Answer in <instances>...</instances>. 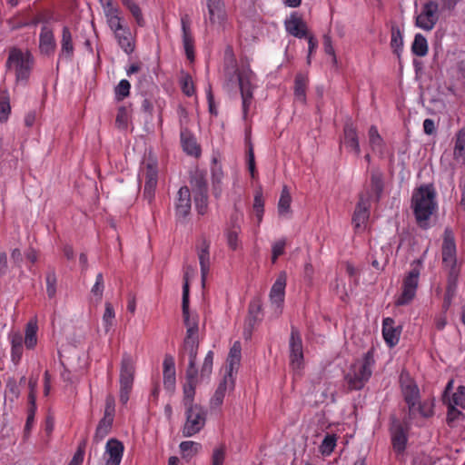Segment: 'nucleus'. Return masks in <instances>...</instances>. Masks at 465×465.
I'll use <instances>...</instances> for the list:
<instances>
[{
  "label": "nucleus",
  "mask_w": 465,
  "mask_h": 465,
  "mask_svg": "<svg viewBox=\"0 0 465 465\" xmlns=\"http://www.w3.org/2000/svg\"><path fill=\"white\" fill-rule=\"evenodd\" d=\"M436 191L433 184H422L412 192L411 208L417 225L427 230L430 227V218L437 211Z\"/></svg>",
  "instance_id": "nucleus-1"
},
{
  "label": "nucleus",
  "mask_w": 465,
  "mask_h": 465,
  "mask_svg": "<svg viewBox=\"0 0 465 465\" xmlns=\"http://www.w3.org/2000/svg\"><path fill=\"white\" fill-rule=\"evenodd\" d=\"M400 386L404 401L408 406L409 420L414 419L417 414L424 418L433 415V401H420V389L416 381L404 371L400 375Z\"/></svg>",
  "instance_id": "nucleus-2"
},
{
  "label": "nucleus",
  "mask_w": 465,
  "mask_h": 465,
  "mask_svg": "<svg viewBox=\"0 0 465 465\" xmlns=\"http://www.w3.org/2000/svg\"><path fill=\"white\" fill-rule=\"evenodd\" d=\"M375 361L372 350L368 351L361 361L355 363L345 376L348 388L351 391L361 390L372 374Z\"/></svg>",
  "instance_id": "nucleus-3"
},
{
  "label": "nucleus",
  "mask_w": 465,
  "mask_h": 465,
  "mask_svg": "<svg viewBox=\"0 0 465 465\" xmlns=\"http://www.w3.org/2000/svg\"><path fill=\"white\" fill-rule=\"evenodd\" d=\"M5 65L15 73L16 82L26 84L34 66V57L28 51L13 47L9 51Z\"/></svg>",
  "instance_id": "nucleus-4"
},
{
  "label": "nucleus",
  "mask_w": 465,
  "mask_h": 465,
  "mask_svg": "<svg viewBox=\"0 0 465 465\" xmlns=\"http://www.w3.org/2000/svg\"><path fill=\"white\" fill-rule=\"evenodd\" d=\"M182 311L183 322L186 326V336L182 348L199 347L198 316L191 315L189 312V285L187 274L185 275V283L183 285Z\"/></svg>",
  "instance_id": "nucleus-5"
},
{
  "label": "nucleus",
  "mask_w": 465,
  "mask_h": 465,
  "mask_svg": "<svg viewBox=\"0 0 465 465\" xmlns=\"http://www.w3.org/2000/svg\"><path fill=\"white\" fill-rule=\"evenodd\" d=\"M441 251L442 263L449 270V282H455L460 270L457 265L455 238L453 232L450 228L444 230Z\"/></svg>",
  "instance_id": "nucleus-6"
},
{
  "label": "nucleus",
  "mask_w": 465,
  "mask_h": 465,
  "mask_svg": "<svg viewBox=\"0 0 465 465\" xmlns=\"http://www.w3.org/2000/svg\"><path fill=\"white\" fill-rule=\"evenodd\" d=\"M206 411L200 405L186 407V421L182 432L184 437H192L198 433L205 425Z\"/></svg>",
  "instance_id": "nucleus-7"
},
{
  "label": "nucleus",
  "mask_w": 465,
  "mask_h": 465,
  "mask_svg": "<svg viewBox=\"0 0 465 465\" xmlns=\"http://www.w3.org/2000/svg\"><path fill=\"white\" fill-rule=\"evenodd\" d=\"M290 365L294 371H299L303 365V346L301 333L294 326L291 329L289 340Z\"/></svg>",
  "instance_id": "nucleus-8"
},
{
  "label": "nucleus",
  "mask_w": 465,
  "mask_h": 465,
  "mask_svg": "<svg viewBox=\"0 0 465 465\" xmlns=\"http://www.w3.org/2000/svg\"><path fill=\"white\" fill-rule=\"evenodd\" d=\"M438 10L439 5L436 2H426L422 5L420 14L416 17V26L425 31L432 30L439 20Z\"/></svg>",
  "instance_id": "nucleus-9"
},
{
  "label": "nucleus",
  "mask_w": 465,
  "mask_h": 465,
  "mask_svg": "<svg viewBox=\"0 0 465 465\" xmlns=\"http://www.w3.org/2000/svg\"><path fill=\"white\" fill-rule=\"evenodd\" d=\"M420 276L418 268L411 269L403 279L402 292L396 301V305L402 306L411 302L416 294Z\"/></svg>",
  "instance_id": "nucleus-10"
},
{
  "label": "nucleus",
  "mask_w": 465,
  "mask_h": 465,
  "mask_svg": "<svg viewBox=\"0 0 465 465\" xmlns=\"http://www.w3.org/2000/svg\"><path fill=\"white\" fill-rule=\"evenodd\" d=\"M254 77L253 72L251 68L245 69L239 75V88L241 91V96L242 101V114L243 118L247 117L249 106L252 103L253 94L252 81Z\"/></svg>",
  "instance_id": "nucleus-11"
},
{
  "label": "nucleus",
  "mask_w": 465,
  "mask_h": 465,
  "mask_svg": "<svg viewBox=\"0 0 465 465\" xmlns=\"http://www.w3.org/2000/svg\"><path fill=\"white\" fill-rule=\"evenodd\" d=\"M286 281V273L284 272H281L270 291V302L273 308L274 314L277 317L280 316L282 312Z\"/></svg>",
  "instance_id": "nucleus-12"
},
{
  "label": "nucleus",
  "mask_w": 465,
  "mask_h": 465,
  "mask_svg": "<svg viewBox=\"0 0 465 465\" xmlns=\"http://www.w3.org/2000/svg\"><path fill=\"white\" fill-rule=\"evenodd\" d=\"M192 208L191 192L188 186H182L175 198L174 210L175 218L179 222H184L190 214Z\"/></svg>",
  "instance_id": "nucleus-13"
},
{
  "label": "nucleus",
  "mask_w": 465,
  "mask_h": 465,
  "mask_svg": "<svg viewBox=\"0 0 465 465\" xmlns=\"http://www.w3.org/2000/svg\"><path fill=\"white\" fill-rule=\"evenodd\" d=\"M250 68L249 65L243 66L242 69H238L237 61L233 54L232 46H227L224 51V76L228 83L237 81L239 84V75L245 69Z\"/></svg>",
  "instance_id": "nucleus-14"
},
{
  "label": "nucleus",
  "mask_w": 465,
  "mask_h": 465,
  "mask_svg": "<svg viewBox=\"0 0 465 465\" xmlns=\"http://www.w3.org/2000/svg\"><path fill=\"white\" fill-rule=\"evenodd\" d=\"M190 18L188 15H184L181 18V25L183 32V45L184 48L185 55L188 60H194V39L190 28Z\"/></svg>",
  "instance_id": "nucleus-15"
},
{
  "label": "nucleus",
  "mask_w": 465,
  "mask_h": 465,
  "mask_svg": "<svg viewBox=\"0 0 465 465\" xmlns=\"http://www.w3.org/2000/svg\"><path fill=\"white\" fill-rule=\"evenodd\" d=\"M124 450V444L120 440L116 439H110L105 445L104 464L120 465Z\"/></svg>",
  "instance_id": "nucleus-16"
},
{
  "label": "nucleus",
  "mask_w": 465,
  "mask_h": 465,
  "mask_svg": "<svg viewBox=\"0 0 465 465\" xmlns=\"http://www.w3.org/2000/svg\"><path fill=\"white\" fill-rule=\"evenodd\" d=\"M242 216V214L237 213L232 214L230 220V227L225 232L227 244L232 251H236L241 247L239 233L241 232L240 220Z\"/></svg>",
  "instance_id": "nucleus-17"
},
{
  "label": "nucleus",
  "mask_w": 465,
  "mask_h": 465,
  "mask_svg": "<svg viewBox=\"0 0 465 465\" xmlns=\"http://www.w3.org/2000/svg\"><path fill=\"white\" fill-rule=\"evenodd\" d=\"M145 182L143 189V197L151 203L154 198L155 188L157 185V167L154 163H148L144 173Z\"/></svg>",
  "instance_id": "nucleus-18"
},
{
  "label": "nucleus",
  "mask_w": 465,
  "mask_h": 465,
  "mask_svg": "<svg viewBox=\"0 0 465 465\" xmlns=\"http://www.w3.org/2000/svg\"><path fill=\"white\" fill-rule=\"evenodd\" d=\"M199 347L182 348L180 351L181 357H188V367L186 369V382H198V370L196 368V357Z\"/></svg>",
  "instance_id": "nucleus-19"
},
{
  "label": "nucleus",
  "mask_w": 465,
  "mask_h": 465,
  "mask_svg": "<svg viewBox=\"0 0 465 465\" xmlns=\"http://www.w3.org/2000/svg\"><path fill=\"white\" fill-rule=\"evenodd\" d=\"M284 26L287 33L292 36L297 38L307 36V25L296 12L292 13L285 20Z\"/></svg>",
  "instance_id": "nucleus-20"
},
{
  "label": "nucleus",
  "mask_w": 465,
  "mask_h": 465,
  "mask_svg": "<svg viewBox=\"0 0 465 465\" xmlns=\"http://www.w3.org/2000/svg\"><path fill=\"white\" fill-rule=\"evenodd\" d=\"M401 331L402 327L401 325L395 326L392 318L388 317L383 320L382 335L389 347L392 348L399 342Z\"/></svg>",
  "instance_id": "nucleus-21"
},
{
  "label": "nucleus",
  "mask_w": 465,
  "mask_h": 465,
  "mask_svg": "<svg viewBox=\"0 0 465 465\" xmlns=\"http://www.w3.org/2000/svg\"><path fill=\"white\" fill-rule=\"evenodd\" d=\"M56 43L52 28L44 25L39 35V51L42 54L50 56L54 53Z\"/></svg>",
  "instance_id": "nucleus-22"
},
{
  "label": "nucleus",
  "mask_w": 465,
  "mask_h": 465,
  "mask_svg": "<svg viewBox=\"0 0 465 465\" xmlns=\"http://www.w3.org/2000/svg\"><path fill=\"white\" fill-rule=\"evenodd\" d=\"M242 346L240 341H235L230 349L227 358L226 374L227 379L230 381V385L234 386V378L232 375L233 370L237 369L241 361Z\"/></svg>",
  "instance_id": "nucleus-23"
},
{
  "label": "nucleus",
  "mask_w": 465,
  "mask_h": 465,
  "mask_svg": "<svg viewBox=\"0 0 465 465\" xmlns=\"http://www.w3.org/2000/svg\"><path fill=\"white\" fill-rule=\"evenodd\" d=\"M210 242L203 239L201 245L197 248L198 259L201 267L202 284L204 287L205 281L210 270Z\"/></svg>",
  "instance_id": "nucleus-24"
},
{
  "label": "nucleus",
  "mask_w": 465,
  "mask_h": 465,
  "mask_svg": "<svg viewBox=\"0 0 465 465\" xmlns=\"http://www.w3.org/2000/svg\"><path fill=\"white\" fill-rule=\"evenodd\" d=\"M370 196L378 202L381 198L384 189L383 173L379 168H373L370 175Z\"/></svg>",
  "instance_id": "nucleus-25"
},
{
  "label": "nucleus",
  "mask_w": 465,
  "mask_h": 465,
  "mask_svg": "<svg viewBox=\"0 0 465 465\" xmlns=\"http://www.w3.org/2000/svg\"><path fill=\"white\" fill-rule=\"evenodd\" d=\"M391 443L393 450L398 453L404 451L407 443V436L402 425L395 420L391 428Z\"/></svg>",
  "instance_id": "nucleus-26"
},
{
  "label": "nucleus",
  "mask_w": 465,
  "mask_h": 465,
  "mask_svg": "<svg viewBox=\"0 0 465 465\" xmlns=\"http://www.w3.org/2000/svg\"><path fill=\"white\" fill-rule=\"evenodd\" d=\"M343 144L351 152L357 156L361 153L359 137L356 128L351 124H346L343 128Z\"/></svg>",
  "instance_id": "nucleus-27"
},
{
  "label": "nucleus",
  "mask_w": 465,
  "mask_h": 465,
  "mask_svg": "<svg viewBox=\"0 0 465 465\" xmlns=\"http://www.w3.org/2000/svg\"><path fill=\"white\" fill-rule=\"evenodd\" d=\"M180 136L183 151L189 155L198 157L201 153L200 146L188 128L182 127Z\"/></svg>",
  "instance_id": "nucleus-28"
},
{
  "label": "nucleus",
  "mask_w": 465,
  "mask_h": 465,
  "mask_svg": "<svg viewBox=\"0 0 465 465\" xmlns=\"http://www.w3.org/2000/svg\"><path fill=\"white\" fill-rule=\"evenodd\" d=\"M209 21L211 24L222 25L225 20L224 4L223 0H206Z\"/></svg>",
  "instance_id": "nucleus-29"
},
{
  "label": "nucleus",
  "mask_w": 465,
  "mask_h": 465,
  "mask_svg": "<svg viewBox=\"0 0 465 465\" xmlns=\"http://www.w3.org/2000/svg\"><path fill=\"white\" fill-rule=\"evenodd\" d=\"M163 385L166 390L172 391L174 390L176 377L174 360L172 356H165L163 362Z\"/></svg>",
  "instance_id": "nucleus-30"
},
{
  "label": "nucleus",
  "mask_w": 465,
  "mask_h": 465,
  "mask_svg": "<svg viewBox=\"0 0 465 465\" xmlns=\"http://www.w3.org/2000/svg\"><path fill=\"white\" fill-rule=\"evenodd\" d=\"M309 84V78L302 73H298L294 79L293 94L296 102L302 104H306V90Z\"/></svg>",
  "instance_id": "nucleus-31"
},
{
  "label": "nucleus",
  "mask_w": 465,
  "mask_h": 465,
  "mask_svg": "<svg viewBox=\"0 0 465 465\" xmlns=\"http://www.w3.org/2000/svg\"><path fill=\"white\" fill-rule=\"evenodd\" d=\"M74 45L73 38L70 29L67 26H64L62 30L61 39V50L59 54V59L71 60L74 56Z\"/></svg>",
  "instance_id": "nucleus-32"
},
{
  "label": "nucleus",
  "mask_w": 465,
  "mask_h": 465,
  "mask_svg": "<svg viewBox=\"0 0 465 465\" xmlns=\"http://www.w3.org/2000/svg\"><path fill=\"white\" fill-rule=\"evenodd\" d=\"M114 37L116 38L119 46L125 54H130L134 52V42L130 29L127 26L115 32Z\"/></svg>",
  "instance_id": "nucleus-33"
},
{
  "label": "nucleus",
  "mask_w": 465,
  "mask_h": 465,
  "mask_svg": "<svg viewBox=\"0 0 465 465\" xmlns=\"http://www.w3.org/2000/svg\"><path fill=\"white\" fill-rule=\"evenodd\" d=\"M190 185L192 187L193 195L198 194L200 193H208V186L205 174L201 171L196 170L191 173Z\"/></svg>",
  "instance_id": "nucleus-34"
},
{
  "label": "nucleus",
  "mask_w": 465,
  "mask_h": 465,
  "mask_svg": "<svg viewBox=\"0 0 465 465\" xmlns=\"http://www.w3.org/2000/svg\"><path fill=\"white\" fill-rule=\"evenodd\" d=\"M114 417L104 415L96 427L93 439L94 442H101L111 432Z\"/></svg>",
  "instance_id": "nucleus-35"
},
{
  "label": "nucleus",
  "mask_w": 465,
  "mask_h": 465,
  "mask_svg": "<svg viewBox=\"0 0 465 465\" xmlns=\"http://www.w3.org/2000/svg\"><path fill=\"white\" fill-rule=\"evenodd\" d=\"M228 386L231 389L233 388L230 385V381L229 379H227V376H224L223 381L219 384L218 388L216 389L213 396L210 401L211 408H218L223 404Z\"/></svg>",
  "instance_id": "nucleus-36"
},
{
  "label": "nucleus",
  "mask_w": 465,
  "mask_h": 465,
  "mask_svg": "<svg viewBox=\"0 0 465 465\" xmlns=\"http://www.w3.org/2000/svg\"><path fill=\"white\" fill-rule=\"evenodd\" d=\"M104 15L109 27L114 31V33L125 27L123 25V18L120 16V10L117 7L106 10V12H104Z\"/></svg>",
  "instance_id": "nucleus-37"
},
{
  "label": "nucleus",
  "mask_w": 465,
  "mask_h": 465,
  "mask_svg": "<svg viewBox=\"0 0 465 465\" xmlns=\"http://www.w3.org/2000/svg\"><path fill=\"white\" fill-rule=\"evenodd\" d=\"M262 312V303L259 299L250 302L248 317L246 319V327L252 329L260 321L259 315Z\"/></svg>",
  "instance_id": "nucleus-38"
},
{
  "label": "nucleus",
  "mask_w": 465,
  "mask_h": 465,
  "mask_svg": "<svg viewBox=\"0 0 465 465\" xmlns=\"http://www.w3.org/2000/svg\"><path fill=\"white\" fill-rule=\"evenodd\" d=\"M292 196L287 186H283L278 202V213L286 217L291 213Z\"/></svg>",
  "instance_id": "nucleus-39"
},
{
  "label": "nucleus",
  "mask_w": 465,
  "mask_h": 465,
  "mask_svg": "<svg viewBox=\"0 0 465 465\" xmlns=\"http://www.w3.org/2000/svg\"><path fill=\"white\" fill-rule=\"evenodd\" d=\"M369 217L368 208L366 207L363 200L358 203L356 209L353 213L352 223H354L356 228L361 227L362 223H364Z\"/></svg>",
  "instance_id": "nucleus-40"
},
{
  "label": "nucleus",
  "mask_w": 465,
  "mask_h": 465,
  "mask_svg": "<svg viewBox=\"0 0 465 465\" xmlns=\"http://www.w3.org/2000/svg\"><path fill=\"white\" fill-rule=\"evenodd\" d=\"M11 358L14 363H18L23 354V338L20 334H14L11 338Z\"/></svg>",
  "instance_id": "nucleus-41"
},
{
  "label": "nucleus",
  "mask_w": 465,
  "mask_h": 465,
  "mask_svg": "<svg viewBox=\"0 0 465 465\" xmlns=\"http://www.w3.org/2000/svg\"><path fill=\"white\" fill-rule=\"evenodd\" d=\"M411 51L417 56H425L428 54L427 39L421 35L417 34L411 45Z\"/></svg>",
  "instance_id": "nucleus-42"
},
{
  "label": "nucleus",
  "mask_w": 465,
  "mask_h": 465,
  "mask_svg": "<svg viewBox=\"0 0 465 465\" xmlns=\"http://www.w3.org/2000/svg\"><path fill=\"white\" fill-rule=\"evenodd\" d=\"M37 324L29 322L25 329V344L27 349H33L37 343Z\"/></svg>",
  "instance_id": "nucleus-43"
},
{
  "label": "nucleus",
  "mask_w": 465,
  "mask_h": 465,
  "mask_svg": "<svg viewBox=\"0 0 465 465\" xmlns=\"http://www.w3.org/2000/svg\"><path fill=\"white\" fill-rule=\"evenodd\" d=\"M369 135V143L373 151L379 150L382 152L383 149V139L380 135L378 129L375 125H371L368 132Z\"/></svg>",
  "instance_id": "nucleus-44"
},
{
  "label": "nucleus",
  "mask_w": 465,
  "mask_h": 465,
  "mask_svg": "<svg viewBox=\"0 0 465 465\" xmlns=\"http://www.w3.org/2000/svg\"><path fill=\"white\" fill-rule=\"evenodd\" d=\"M134 361L130 354L124 353L121 361L120 376L134 377Z\"/></svg>",
  "instance_id": "nucleus-45"
},
{
  "label": "nucleus",
  "mask_w": 465,
  "mask_h": 465,
  "mask_svg": "<svg viewBox=\"0 0 465 465\" xmlns=\"http://www.w3.org/2000/svg\"><path fill=\"white\" fill-rule=\"evenodd\" d=\"M454 157L456 159L465 160V129H461L457 134V139L454 147Z\"/></svg>",
  "instance_id": "nucleus-46"
},
{
  "label": "nucleus",
  "mask_w": 465,
  "mask_h": 465,
  "mask_svg": "<svg viewBox=\"0 0 465 465\" xmlns=\"http://www.w3.org/2000/svg\"><path fill=\"white\" fill-rule=\"evenodd\" d=\"M447 402L465 410V386H459L457 391L448 399Z\"/></svg>",
  "instance_id": "nucleus-47"
},
{
  "label": "nucleus",
  "mask_w": 465,
  "mask_h": 465,
  "mask_svg": "<svg viewBox=\"0 0 465 465\" xmlns=\"http://www.w3.org/2000/svg\"><path fill=\"white\" fill-rule=\"evenodd\" d=\"M46 282V292L49 298H54L56 293V274L54 269L51 268L48 270L45 277Z\"/></svg>",
  "instance_id": "nucleus-48"
},
{
  "label": "nucleus",
  "mask_w": 465,
  "mask_h": 465,
  "mask_svg": "<svg viewBox=\"0 0 465 465\" xmlns=\"http://www.w3.org/2000/svg\"><path fill=\"white\" fill-rule=\"evenodd\" d=\"M123 5L128 8L139 25H143V17L139 5L134 0H122Z\"/></svg>",
  "instance_id": "nucleus-49"
},
{
  "label": "nucleus",
  "mask_w": 465,
  "mask_h": 465,
  "mask_svg": "<svg viewBox=\"0 0 465 465\" xmlns=\"http://www.w3.org/2000/svg\"><path fill=\"white\" fill-rule=\"evenodd\" d=\"M195 209L200 215L206 213L208 209V193L193 195Z\"/></svg>",
  "instance_id": "nucleus-50"
},
{
  "label": "nucleus",
  "mask_w": 465,
  "mask_h": 465,
  "mask_svg": "<svg viewBox=\"0 0 465 465\" xmlns=\"http://www.w3.org/2000/svg\"><path fill=\"white\" fill-rule=\"evenodd\" d=\"M336 441L337 438L334 434H327L320 446L321 452L323 455H330L336 446Z\"/></svg>",
  "instance_id": "nucleus-51"
},
{
  "label": "nucleus",
  "mask_w": 465,
  "mask_h": 465,
  "mask_svg": "<svg viewBox=\"0 0 465 465\" xmlns=\"http://www.w3.org/2000/svg\"><path fill=\"white\" fill-rule=\"evenodd\" d=\"M448 412H447V422L448 424H452L455 421H463L465 420V414L458 410L459 407L451 405L447 402Z\"/></svg>",
  "instance_id": "nucleus-52"
},
{
  "label": "nucleus",
  "mask_w": 465,
  "mask_h": 465,
  "mask_svg": "<svg viewBox=\"0 0 465 465\" xmlns=\"http://www.w3.org/2000/svg\"><path fill=\"white\" fill-rule=\"evenodd\" d=\"M114 317L115 314L113 305L110 302H105L104 312L103 315V322L106 332H108L111 327L113 326Z\"/></svg>",
  "instance_id": "nucleus-53"
},
{
  "label": "nucleus",
  "mask_w": 465,
  "mask_h": 465,
  "mask_svg": "<svg viewBox=\"0 0 465 465\" xmlns=\"http://www.w3.org/2000/svg\"><path fill=\"white\" fill-rule=\"evenodd\" d=\"M104 289V275L102 272H99L96 275L95 282L91 289V293L93 294V296H94L96 298L97 302H100L102 300Z\"/></svg>",
  "instance_id": "nucleus-54"
},
{
  "label": "nucleus",
  "mask_w": 465,
  "mask_h": 465,
  "mask_svg": "<svg viewBox=\"0 0 465 465\" xmlns=\"http://www.w3.org/2000/svg\"><path fill=\"white\" fill-rule=\"evenodd\" d=\"M213 352L212 351H209L204 358L203 363L201 368V379L209 378L212 371H213Z\"/></svg>",
  "instance_id": "nucleus-55"
},
{
  "label": "nucleus",
  "mask_w": 465,
  "mask_h": 465,
  "mask_svg": "<svg viewBox=\"0 0 465 465\" xmlns=\"http://www.w3.org/2000/svg\"><path fill=\"white\" fill-rule=\"evenodd\" d=\"M130 83L125 79L121 80L114 90L115 99L118 101L124 100L130 94Z\"/></svg>",
  "instance_id": "nucleus-56"
},
{
  "label": "nucleus",
  "mask_w": 465,
  "mask_h": 465,
  "mask_svg": "<svg viewBox=\"0 0 465 465\" xmlns=\"http://www.w3.org/2000/svg\"><path fill=\"white\" fill-rule=\"evenodd\" d=\"M180 450L183 456H192L199 451L201 444L195 441L186 440L180 443Z\"/></svg>",
  "instance_id": "nucleus-57"
},
{
  "label": "nucleus",
  "mask_w": 465,
  "mask_h": 465,
  "mask_svg": "<svg viewBox=\"0 0 465 465\" xmlns=\"http://www.w3.org/2000/svg\"><path fill=\"white\" fill-rule=\"evenodd\" d=\"M196 385H197V383H195V382H185V384L183 386V395H184L183 401H184L185 407L193 405V397L195 394Z\"/></svg>",
  "instance_id": "nucleus-58"
},
{
  "label": "nucleus",
  "mask_w": 465,
  "mask_h": 465,
  "mask_svg": "<svg viewBox=\"0 0 465 465\" xmlns=\"http://www.w3.org/2000/svg\"><path fill=\"white\" fill-rule=\"evenodd\" d=\"M253 211L258 219V223H261L264 212V202L261 192H257L254 195Z\"/></svg>",
  "instance_id": "nucleus-59"
},
{
  "label": "nucleus",
  "mask_w": 465,
  "mask_h": 465,
  "mask_svg": "<svg viewBox=\"0 0 465 465\" xmlns=\"http://www.w3.org/2000/svg\"><path fill=\"white\" fill-rule=\"evenodd\" d=\"M226 448L221 444L213 449L212 455V465H223L225 459Z\"/></svg>",
  "instance_id": "nucleus-60"
},
{
  "label": "nucleus",
  "mask_w": 465,
  "mask_h": 465,
  "mask_svg": "<svg viewBox=\"0 0 465 465\" xmlns=\"http://www.w3.org/2000/svg\"><path fill=\"white\" fill-rule=\"evenodd\" d=\"M128 112L124 106H121L117 110V114L115 118V125L119 129H125L128 124Z\"/></svg>",
  "instance_id": "nucleus-61"
},
{
  "label": "nucleus",
  "mask_w": 465,
  "mask_h": 465,
  "mask_svg": "<svg viewBox=\"0 0 465 465\" xmlns=\"http://www.w3.org/2000/svg\"><path fill=\"white\" fill-rule=\"evenodd\" d=\"M391 46L394 50V52L399 55V51L401 50L403 46L402 35L399 29H392Z\"/></svg>",
  "instance_id": "nucleus-62"
},
{
  "label": "nucleus",
  "mask_w": 465,
  "mask_h": 465,
  "mask_svg": "<svg viewBox=\"0 0 465 465\" xmlns=\"http://www.w3.org/2000/svg\"><path fill=\"white\" fill-rule=\"evenodd\" d=\"M10 104L7 95H2L0 97V122L7 120L10 114Z\"/></svg>",
  "instance_id": "nucleus-63"
},
{
  "label": "nucleus",
  "mask_w": 465,
  "mask_h": 465,
  "mask_svg": "<svg viewBox=\"0 0 465 465\" xmlns=\"http://www.w3.org/2000/svg\"><path fill=\"white\" fill-rule=\"evenodd\" d=\"M182 90L187 96H192L194 94V86L192 77L189 74L183 76L181 80Z\"/></svg>",
  "instance_id": "nucleus-64"
}]
</instances>
